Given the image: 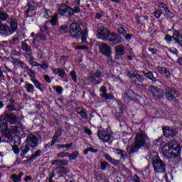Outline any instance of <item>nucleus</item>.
I'll return each mask as SVG.
<instances>
[{
    "label": "nucleus",
    "instance_id": "nucleus-32",
    "mask_svg": "<svg viewBox=\"0 0 182 182\" xmlns=\"http://www.w3.org/2000/svg\"><path fill=\"white\" fill-rule=\"evenodd\" d=\"M21 46L22 49L24 50L26 52H31V46H29L26 43L23 42Z\"/></svg>",
    "mask_w": 182,
    "mask_h": 182
},
{
    "label": "nucleus",
    "instance_id": "nucleus-63",
    "mask_svg": "<svg viewBox=\"0 0 182 182\" xmlns=\"http://www.w3.org/2000/svg\"><path fill=\"white\" fill-rule=\"evenodd\" d=\"M88 151H91L92 153H97V150L94 149L92 147L88 148Z\"/></svg>",
    "mask_w": 182,
    "mask_h": 182
},
{
    "label": "nucleus",
    "instance_id": "nucleus-51",
    "mask_svg": "<svg viewBox=\"0 0 182 182\" xmlns=\"http://www.w3.org/2000/svg\"><path fill=\"white\" fill-rule=\"evenodd\" d=\"M135 77L136 79H137V80H139V82H143V80H144V77H143V75H139V73L136 74V76Z\"/></svg>",
    "mask_w": 182,
    "mask_h": 182
},
{
    "label": "nucleus",
    "instance_id": "nucleus-46",
    "mask_svg": "<svg viewBox=\"0 0 182 182\" xmlns=\"http://www.w3.org/2000/svg\"><path fill=\"white\" fill-rule=\"evenodd\" d=\"M109 166V164L107 162H102L101 164V168L105 171L107 168V166Z\"/></svg>",
    "mask_w": 182,
    "mask_h": 182
},
{
    "label": "nucleus",
    "instance_id": "nucleus-21",
    "mask_svg": "<svg viewBox=\"0 0 182 182\" xmlns=\"http://www.w3.org/2000/svg\"><path fill=\"white\" fill-rule=\"evenodd\" d=\"M102 75V73H100V71H97V73L94 75H90L89 77L90 80H91L92 82L96 80V79H97V77H100V76Z\"/></svg>",
    "mask_w": 182,
    "mask_h": 182
},
{
    "label": "nucleus",
    "instance_id": "nucleus-7",
    "mask_svg": "<svg viewBox=\"0 0 182 182\" xmlns=\"http://www.w3.org/2000/svg\"><path fill=\"white\" fill-rule=\"evenodd\" d=\"M149 90L151 93L154 99H161L164 96V92H163V90L159 89L156 87L150 86L149 87Z\"/></svg>",
    "mask_w": 182,
    "mask_h": 182
},
{
    "label": "nucleus",
    "instance_id": "nucleus-18",
    "mask_svg": "<svg viewBox=\"0 0 182 182\" xmlns=\"http://www.w3.org/2000/svg\"><path fill=\"white\" fill-rule=\"evenodd\" d=\"M52 71L54 73V75L58 74V76H60V77H65L66 75L65 70L62 68H53Z\"/></svg>",
    "mask_w": 182,
    "mask_h": 182
},
{
    "label": "nucleus",
    "instance_id": "nucleus-55",
    "mask_svg": "<svg viewBox=\"0 0 182 182\" xmlns=\"http://www.w3.org/2000/svg\"><path fill=\"white\" fill-rule=\"evenodd\" d=\"M13 151L16 154H19V148H18V146H13Z\"/></svg>",
    "mask_w": 182,
    "mask_h": 182
},
{
    "label": "nucleus",
    "instance_id": "nucleus-8",
    "mask_svg": "<svg viewBox=\"0 0 182 182\" xmlns=\"http://www.w3.org/2000/svg\"><path fill=\"white\" fill-rule=\"evenodd\" d=\"M97 136L100 140H102L104 143H109L110 140H112V135L110 133L106 131H103L102 129L98 130Z\"/></svg>",
    "mask_w": 182,
    "mask_h": 182
},
{
    "label": "nucleus",
    "instance_id": "nucleus-56",
    "mask_svg": "<svg viewBox=\"0 0 182 182\" xmlns=\"http://www.w3.org/2000/svg\"><path fill=\"white\" fill-rule=\"evenodd\" d=\"M39 66L41 68V69H44V70H46L49 68V65L47 63H43V64H40Z\"/></svg>",
    "mask_w": 182,
    "mask_h": 182
},
{
    "label": "nucleus",
    "instance_id": "nucleus-42",
    "mask_svg": "<svg viewBox=\"0 0 182 182\" xmlns=\"http://www.w3.org/2000/svg\"><path fill=\"white\" fill-rule=\"evenodd\" d=\"M28 76H30V77H32V79H35V77H36V74L32 70H29L28 71Z\"/></svg>",
    "mask_w": 182,
    "mask_h": 182
},
{
    "label": "nucleus",
    "instance_id": "nucleus-62",
    "mask_svg": "<svg viewBox=\"0 0 182 182\" xmlns=\"http://www.w3.org/2000/svg\"><path fill=\"white\" fill-rule=\"evenodd\" d=\"M68 162L66 160H61V166H68Z\"/></svg>",
    "mask_w": 182,
    "mask_h": 182
},
{
    "label": "nucleus",
    "instance_id": "nucleus-6",
    "mask_svg": "<svg viewBox=\"0 0 182 182\" xmlns=\"http://www.w3.org/2000/svg\"><path fill=\"white\" fill-rule=\"evenodd\" d=\"M82 28L79 23H73L70 26V35L74 39H79L80 35H82Z\"/></svg>",
    "mask_w": 182,
    "mask_h": 182
},
{
    "label": "nucleus",
    "instance_id": "nucleus-61",
    "mask_svg": "<svg viewBox=\"0 0 182 182\" xmlns=\"http://www.w3.org/2000/svg\"><path fill=\"white\" fill-rule=\"evenodd\" d=\"M44 79H45V80H46V82L48 83H50L51 82L50 77H49V76L45 75Z\"/></svg>",
    "mask_w": 182,
    "mask_h": 182
},
{
    "label": "nucleus",
    "instance_id": "nucleus-54",
    "mask_svg": "<svg viewBox=\"0 0 182 182\" xmlns=\"http://www.w3.org/2000/svg\"><path fill=\"white\" fill-rule=\"evenodd\" d=\"M62 160H55L52 161V164L56 166H61Z\"/></svg>",
    "mask_w": 182,
    "mask_h": 182
},
{
    "label": "nucleus",
    "instance_id": "nucleus-26",
    "mask_svg": "<svg viewBox=\"0 0 182 182\" xmlns=\"http://www.w3.org/2000/svg\"><path fill=\"white\" fill-rule=\"evenodd\" d=\"M31 150V148L28 145L25 146V149L21 152L20 156L23 159L25 158V156L29 153V151Z\"/></svg>",
    "mask_w": 182,
    "mask_h": 182
},
{
    "label": "nucleus",
    "instance_id": "nucleus-11",
    "mask_svg": "<svg viewBox=\"0 0 182 182\" xmlns=\"http://www.w3.org/2000/svg\"><path fill=\"white\" fill-rule=\"evenodd\" d=\"M26 141L27 146H28V147H31V149H34V147L38 146V139H36V136H35L33 134H29L27 136Z\"/></svg>",
    "mask_w": 182,
    "mask_h": 182
},
{
    "label": "nucleus",
    "instance_id": "nucleus-16",
    "mask_svg": "<svg viewBox=\"0 0 182 182\" xmlns=\"http://www.w3.org/2000/svg\"><path fill=\"white\" fill-rule=\"evenodd\" d=\"M0 31H1V33H4V35H11V33H12V31H11V28H9V26H8V25L1 24V23Z\"/></svg>",
    "mask_w": 182,
    "mask_h": 182
},
{
    "label": "nucleus",
    "instance_id": "nucleus-17",
    "mask_svg": "<svg viewBox=\"0 0 182 182\" xmlns=\"http://www.w3.org/2000/svg\"><path fill=\"white\" fill-rule=\"evenodd\" d=\"M156 70L159 73H161L162 75H165L166 77L170 78L171 77V73H170L169 70H167V68L164 67H157Z\"/></svg>",
    "mask_w": 182,
    "mask_h": 182
},
{
    "label": "nucleus",
    "instance_id": "nucleus-45",
    "mask_svg": "<svg viewBox=\"0 0 182 182\" xmlns=\"http://www.w3.org/2000/svg\"><path fill=\"white\" fill-rule=\"evenodd\" d=\"M154 14L159 19V18L161 17L162 13L161 11L156 10L154 11Z\"/></svg>",
    "mask_w": 182,
    "mask_h": 182
},
{
    "label": "nucleus",
    "instance_id": "nucleus-50",
    "mask_svg": "<svg viewBox=\"0 0 182 182\" xmlns=\"http://www.w3.org/2000/svg\"><path fill=\"white\" fill-rule=\"evenodd\" d=\"M70 75L74 82H77V78L76 77V73H75V71L71 72Z\"/></svg>",
    "mask_w": 182,
    "mask_h": 182
},
{
    "label": "nucleus",
    "instance_id": "nucleus-13",
    "mask_svg": "<svg viewBox=\"0 0 182 182\" xmlns=\"http://www.w3.org/2000/svg\"><path fill=\"white\" fill-rule=\"evenodd\" d=\"M3 119H6L5 124L7 127H8V125H7L8 120H9V123H11V124H15V123H16L18 122V117H16V115L13 114H6L4 115Z\"/></svg>",
    "mask_w": 182,
    "mask_h": 182
},
{
    "label": "nucleus",
    "instance_id": "nucleus-58",
    "mask_svg": "<svg viewBox=\"0 0 182 182\" xmlns=\"http://www.w3.org/2000/svg\"><path fill=\"white\" fill-rule=\"evenodd\" d=\"M84 133H86V134H88L89 136H91L92 131L87 128H85L84 130Z\"/></svg>",
    "mask_w": 182,
    "mask_h": 182
},
{
    "label": "nucleus",
    "instance_id": "nucleus-14",
    "mask_svg": "<svg viewBox=\"0 0 182 182\" xmlns=\"http://www.w3.org/2000/svg\"><path fill=\"white\" fill-rule=\"evenodd\" d=\"M177 130H174L168 127L163 128V133L166 137H173V136H176V134H177Z\"/></svg>",
    "mask_w": 182,
    "mask_h": 182
},
{
    "label": "nucleus",
    "instance_id": "nucleus-25",
    "mask_svg": "<svg viewBox=\"0 0 182 182\" xmlns=\"http://www.w3.org/2000/svg\"><path fill=\"white\" fill-rule=\"evenodd\" d=\"M25 89H26L28 93H33V89H35V87H33V85L31 83H26Z\"/></svg>",
    "mask_w": 182,
    "mask_h": 182
},
{
    "label": "nucleus",
    "instance_id": "nucleus-34",
    "mask_svg": "<svg viewBox=\"0 0 182 182\" xmlns=\"http://www.w3.org/2000/svg\"><path fill=\"white\" fill-rule=\"evenodd\" d=\"M11 178L13 180L14 182L22 181V179H21V177L18 176V175H16V174H13L11 176Z\"/></svg>",
    "mask_w": 182,
    "mask_h": 182
},
{
    "label": "nucleus",
    "instance_id": "nucleus-64",
    "mask_svg": "<svg viewBox=\"0 0 182 182\" xmlns=\"http://www.w3.org/2000/svg\"><path fill=\"white\" fill-rule=\"evenodd\" d=\"M178 65H180L181 66H182V57L179 58L178 59Z\"/></svg>",
    "mask_w": 182,
    "mask_h": 182
},
{
    "label": "nucleus",
    "instance_id": "nucleus-38",
    "mask_svg": "<svg viewBox=\"0 0 182 182\" xmlns=\"http://www.w3.org/2000/svg\"><path fill=\"white\" fill-rule=\"evenodd\" d=\"M0 19L1 21H6L8 19V14H6V13L0 12Z\"/></svg>",
    "mask_w": 182,
    "mask_h": 182
},
{
    "label": "nucleus",
    "instance_id": "nucleus-30",
    "mask_svg": "<svg viewBox=\"0 0 182 182\" xmlns=\"http://www.w3.org/2000/svg\"><path fill=\"white\" fill-rule=\"evenodd\" d=\"M11 29L12 32H15L18 29V23H16V21H12L11 22Z\"/></svg>",
    "mask_w": 182,
    "mask_h": 182
},
{
    "label": "nucleus",
    "instance_id": "nucleus-1",
    "mask_svg": "<svg viewBox=\"0 0 182 182\" xmlns=\"http://www.w3.org/2000/svg\"><path fill=\"white\" fill-rule=\"evenodd\" d=\"M97 38L102 39V41H108L109 44L112 46L117 45V43H122L123 39L119 37V35L116 33H110V31L107 27L100 26L97 31Z\"/></svg>",
    "mask_w": 182,
    "mask_h": 182
},
{
    "label": "nucleus",
    "instance_id": "nucleus-28",
    "mask_svg": "<svg viewBox=\"0 0 182 182\" xmlns=\"http://www.w3.org/2000/svg\"><path fill=\"white\" fill-rule=\"evenodd\" d=\"M139 73L137 72V70H129L128 73H127V76H129V77H136L137 76V74Z\"/></svg>",
    "mask_w": 182,
    "mask_h": 182
},
{
    "label": "nucleus",
    "instance_id": "nucleus-52",
    "mask_svg": "<svg viewBox=\"0 0 182 182\" xmlns=\"http://www.w3.org/2000/svg\"><path fill=\"white\" fill-rule=\"evenodd\" d=\"M123 36L124 39H126V41H131L132 38L133 37L132 34H126V33Z\"/></svg>",
    "mask_w": 182,
    "mask_h": 182
},
{
    "label": "nucleus",
    "instance_id": "nucleus-9",
    "mask_svg": "<svg viewBox=\"0 0 182 182\" xmlns=\"http://www.w3.org/2000/svg\"><path fill=\"white\" fill-rule=\"evenodd\" d=\"M180 96V93L178 92L177 90L174 89H171L170 87H168L166 89V97L171 102L172 100H174L176 97H178Z\"/></svg>",
    "mask_w": 182,
    "mask_h": 182
},
{
    "label": "nucleus",
    "instance_id": "nucleus-44",
    "mask_svg": "<svg viewBox=\"0 0 182 182\" xmlns=\"http://www.w3.org/2000/svg\"><path fill=\"white\" fill-rule=\"evenodd\" d=\"M57 157H61V159H63L64 157H69V153H60L57 155Z\"/></svg>",
    "mask_w": 182,
    "mask_h": 182
},
{
    "label": "nucleus",
    "instance_id": "nucleus-2",
    "mask_svg": "<svg viewBox=\"0 0 182 182\" xmlns=\"http://www.w3.org/2000/svg\"><path fill=\"white\" fill-rule=\"evenodd\" d=\"M162 154L166 159H174L181 154L180 144L176 141H172L168 144H165L161 149Z\"/></svg>",
    "mask_w": 182,
    "mask_h": 182
},
{
    "label": "nucleus",
    "instance_id": "nucleus-36",
    "mask_svg": "<svg viewBox=\"0 0 182 182\" xmlns=\"http://www.w3.org/2000/svg\"><path fill=\"white\" fill-rule=\"evenodd\" d=\"M75 49L76 50H87V49H89V48L86 46H77L75 47Z\"/></svg>",
    "mask_w": 182,
    "mask_h": 182
},
{
    "label": "nucleus",
    "instance_id": "nucleus-43",
    "mask_svg": "<svg viewBox=\"0 0 182 182\" xmlns=\"http://www.w3.org/2000/svg\"><path fill=\"white\" fill-rule=\"evenodd\" d=\"M107 62L108 65H110L111 66H113V64L114 63L113 58H112L110 55L107 56Z\"/></svg>",
    "mask_w": 182,
    "mask_h": 182
},
{
    "label": "nucleus",
    "instance_id": "nucleus-49",
    "mask_svg": "<svg viewBox=\"0 0 182 182\" xmlns=\"http://www.w3.org/2000/svg\"><path fill=\"white\" fill-rule=\"evenodd\" d=\"M50 16V12H49V10L45 9H44V17L48 19Z\"/></svg>",
    "mask_w": 182,
    "mask_h": 182
},
{
    "label": "nucleus",
    "instance_id": "nucleus-23",
    "mask_svg": "<svg viewBox=\"0 0 182 182\" xmlns=\"http://www.w3.org/2000/svg\"><path fill=\"white\" fill-rule=\"evenodd\" d=\"M31 82H33V83L34 84L35 87H37V89H38L41 92L43 90H42V84H41V82H39V81H38V80L31 79Z\"/></svg>",
    "mask_w": 182,
    "mask_h": 182
},
{
    "label": "nucleus",
    "instance_id": "nucleus-22",
    "mask_svg": "<svg viewBox=\"0 0 182 182\" xmlns=\"http://www.w3.org/2000/svg\"><path fill=\"white\" fill-rule=\"evenodd\" d=\"M144 76H146V77H148V79H150V80H152V82H156L157 80L154 77V75H153V73L151 72H148L146 73L144 72Z\"/></svg>",
    "mask_w": 182,
    "mask_h": 182
},
{
    "label": "nucleus",
    "instance_id": "nucleus-27",
    "mask_svg": "<svg viewBox=\"0 0 182 182\" xmlns=\"http://www.w3.org/2000/svg\"><path fill=\"white\" fill-rule=\"evenodd\" d=\"M60 134H62V130H57L53 139V144H55L56 143V141H58V138L59 137V136H60Z\"/></svg>",
    "mask_w": 182,
    "mask_h": 182
},
{
    "label": "nucleus",
    "instance_id": "nucleus-31",
    "mask_svg": "<svg viewBox=\"0 0 182 182\" xmlns=\"http://www.w3.org/2000/svg\"><path fill=\"white\" fill-rule=\"evenodd\" d=\"M25 15L27 18H29V16H34L36 15V12L34 10H31V9H28Z\"/></svg>",
    "mask_w": 182,
    "mask_h": 182
},
{
    "label": "nucleus",
    "instance_id": "nucleus-3",
    "mask_svg": "<svg viewBox=\"0 0 182 182\" xmlns=\"http://www.w3.org/2000/svg\"><path fill=\"white\" fill-rule=\"evenodd\" d=\"M5 123H6V119H4V115L0 116V132L4 133L5 136L8 140H12L14 134H19L22 126H14L11 127V129H9Z\"/></svg>",
    "mask_w": 182,
    "mask_h": 182
},
{
    "label": "nucleus",
    "instance_id": "nucleus-35",
    "mask_svg": "<svg viewBox=\"0 0 182 182\" xmlns=\"http://www.w3.org/2000/svg\"><path fill=\"white\" fill-rule=\"evenodd\" d=\"M41 154H42V151L41 150L37 151L34 154L31 156V157L30 158V160H35V159H36V157H39Z\"/></svg>",
    "mask_w": 182,
    "mask_h": 182
},
{
    "label": "nucleus",
    "instance_id": "nucleus-41",
    "mask_svg": "<svg viewBox=\"0 0 182 182\" xmlns=\"http://www.w3.org/2000/svg\"><path fill=\"white\" fill-rule=\"evenodd\" d=\"M77 113L81 116L82 119H86V117H87L86 112L83 110L77 111Z\"/></svg>",
    "mask_w": 182,
    "mask_h": 182
},
{
    "label": "nucleus",
    "instance_id": "nucleus-47",
    "mask_svg": "<svg viewBox=\"0 0 182 182\" xmlns=\"http://www.w3.org/2000/svg\"><path fill=\"white\" fill-rule=\"evenodd\" d=\"M114 154H120L121 156L124 154V151L117 149H114Z\"/></svg>",
    "mask_w": 182,
    "mask_h": 182
},
{
    "label": "nucleus",
    "instance_id": "nucleus-40",
    "mask_svg": "<svg viewBox=\"0 0 182 182\" xmlns=\"http://www.w3.org/2000/svg\"><path fill=\"white\" fill-rule=\"evenodd\" d=\"M86 38H87V31H84L82 33L81 39L83 43H86Z\"/></svg>",
    "mask_w": 182,
    "mask_h": 182
},
{
    "label": "nucleus",
    "instance_id": "nucleus-37",
    "mask_svg": "<svg viewBox=\"0 0 182 182\" xmlns=\"http://www.w3.org/2000/svg\"><path fill=\"white\" fill-rule=\"evenodd\" d=\"M173 40H174V39L173 38V36H171L167 35V36H166V37H165V41H166V43H167L168 45H170V43H171L173 42Z\"/></svg>",
    "mask_w": 182,
    "mask_h": 182
},
{
    "label": "nucleus",
    "instance_id": "nucleus-12",
    "mask_svg": "<svg viewBox=\"0 0 182 182\" xmlns=\"http://www.w3.org/2000/svg\"><path fill=\"white\" fill-rule=\"evenodd\" d=\"M100 50L102 55L105 56H110L112 55V48L106 43H102L100 46Z\"/></svg>",
    "mask_w": 182,
    "mask_h": 182
},
{
    "label": "nucleus",
    "instance_id": "nucleus-57",
    "mask_svg": "<svg viewBox=\"0 0 182 182\" xmlns=\"http://www.w3.org/2000/svg\"><path fill=\"white\" fill-rule=\"evenodd\" d=\"M63 147H65V149H70V147H72V144H66V145H60L59 146V149H63Z\"/></svg>",
    "mask_w": 182,
    "mask_h": 182
},
{
    "label": "nucleus",
    "instance_id": "nucleus-15",
    "mask_svg": "<svg viewBox=\"0 0 182 182\" xmlns=\"http://www.w3.org/2000/svg\"><path fill=\"white\" fill-rule=\"evenodd\" d=\"M114 52L116 56H123L126 53L124 50V46L122 44L118 45L114 47Z\"/></svg>",
    "mask_w": 182,
    "mask_h": 182
},
{
    "label": "nucleus",
    "instance_id": "nucleus-29",
    "mask_svg": "<svg viewBox=\"0 0 182 182\" xmlns=\"http://www.w3.org/2000/svg\"><path fill=\"white\" fill-rule=\"evenodd\" d=\"M50 23L52 26H55L58 24V14H55L51 18Z\"/></svg>",
    "mask_w": 182,
    "mask_h": 182
},
{
    "label": "nucleus",
    "instance_id": "nucleus-24",
    "mask_svg": "<svg viewBox=\"0 0 182 182\" xmlns=\"http://www.w3.org/2000/svg\"><path fill=\"white\" fill-rule=\"evenodd\" d=\"M28 9H31V11H36V8H38V5L35 1H30L28 3Z\"/></svg>",
    "mask_w": 182,
    "mask_h": 182
},
{
    "label": "nucleus",
    "instance_id": "nucleus-53",
    "mask_svg": "<svg viewBox=\"0 0 182 182\" xmlns=\"http://www.w3.org/2000/svg\"><path fill=\"white\" fill-rule=\"evenodd\" d=\"M109 163H111V164H114V166H117L120 161H119V160L113 159L112 158L111 161H109Z\"/></svg>",
    "mask_w": 182,
    "mask_h": 182
},
{
    "label": "nucleus",
    "instance_id": "nucleus-5",
    "mask_svg": "<svg viewBox=\"0 0 182 182\" xmlns=\"http://www.w3.org/2000/svg\"><path fill=\"white\" fill-rule=\"evenodd\" d=\"M152 164L156 173H164L166 171V165L157 154L152 157Z\"/></svg>",
    "mask_w": 182,
    "mask_h": 182
},
{
    "label": "nucleus",
    "instance_id": "nucleus-60",
    "mask_svg": "<svg viewBox=\"0 0 182 182\" xmlns=\"http://www.w3.org/2000/svg\"><path fill=\"white\" fill-rule=\"evenodd\" d=\"M55 90H56L57 93H58V95H60V93H62V92H63L62 87H57L55 88Z\"/></svg>",
    "mask_w": 182,
    "mask_h": 182
},
{
    "label": "nucleus",
    "instance_id": "nucleus-10",
    "mask_svg": "<svg viewBox=\"0 0 182 182\" xmlns=\"http://www.w3.org/2000/svg\"><path fill=\"white\" fill-rule=\"evenodd\" d=\"M59 14L60 15H63L64 16H70L73 15V9L66 6L62 5L59 8Z\"/></svg>",
    "mask_w": 182,
    "mask_h": 182
},
{
    "label": "nucleus",
    "instance_id": "nucleus-59",
    "mask_svg": "<svg viewBox=\"0 0 182 182\" xmlns=\"http://www.w3.org/2000/svg\"><path fill=\"white\" fill-rule=\"evenodd\" d=\"M161 138L158 139L157 140L154 141V144L156 146H160V143H161Z\"/></svg>",
    "mask_w": 182,
    "mask_h": 182
},
{
    "label": "nucleus",
    "instance_id": "nucleus-33",
    "mask_svg": "<svg viewBox=\"0 0 182 182\" xmlns=\"http://www.w3.org/2000/svg\"><path fill=\"white\" fill-rule=\"evenodd\" d=\"M79 156V153L77 151L73 152L72 154H69L68 158L70 160H75V159H77Z\"/></svg>",
    "mask_w": 182,
    "mask_h": 182
},
{
    "label": "nucleus",
    "instance_id": "nucleus-39",
    "mask_svg": "<svg viewBox=\"0 0 182 182\" xmlns=\"http://www.w3.org/2000/svg\"><path fill=\"white\" fill-rule=\"evenodd\" d=\"M26 58L28 59L30 65H33L35 62V58L31 54L26 55Z\"/></svg>",
    "mask_w": 182,
    "mask_h": 182
},
{
    "label": "nucleus",
    "instance_id": "nucleus-19",
    "mask_svg": "<svg viewBox=\"0 0 182 182\" xmlns=\"http://www.w3.org/2000/svg\"><path fill=\"white\" fill-rule=\"evenodd\" d=\"M55 170L58 173V177H62V174H68V173H69V169L63 166H60L55 168Z\"/></svg>",
    "mask_w": 182,
    "mask_h": 182
},
{
    "label": "nucleus",
    "instance_id": "nucleus-4",
    "mask_svg": "<svg viewBox=\"0 0 182 182\" xmlns=\"http://www.w3.org/2000/svg\"><path fill=\"white\" fill-rule=\"evenodd\" d=\"M147 140H149V137L144 132L141 131L138 133L135 137V144L131 149V153H134V151H137L141 147H143Z\"/></svg>",
    "mask_w": 182,
    "mask_h": 182
},
{
    "label": "nucleus",
    "instance_id": "nucleus-48",
    "mask_svg": "<svg viewBox=\"0 0 182 182\" xmlns=\"http://www.w3.org/2000/svg\"><path fill=\"white\" fill-rule=\"evenodd\" d=\"M118 32H119V33H120V35H122L123 36L124 35H126V30H124V28H123V27H119L118 28Z\"/></svg>",
    "mask_w": 182,
    "mask_h": 182
},
{
    "label": "nucleus",
    "instance_id": "nucleus-20",
    "mask_svg": "<svg viewBox=\"0 0 182 182\" xmlns=\"http://www.w3.org/2000/svg\"><path fill=\"white\" fill-rule=\"evenodd\" d=\"M100 92H101V93H103L101 95V97H105L106 99H113V96L109 97L107 95V89H106L105 87H101Z\"/></svg>",
    "mask_w": 182,
    "mask_h": 182
}]
</instances>
